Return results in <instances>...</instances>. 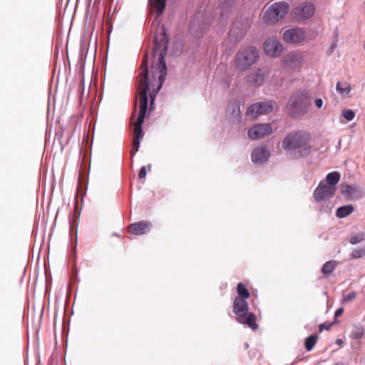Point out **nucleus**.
Returning a JSON list of instances; mask_svg holds the SVG:
<instances>
[{
	"label": "nucleus",
	"instance_id": "1",
	"mask_svg": "<svg viewBox=\"0 0 365 365\" xmlns=\"http://www.w3.org/2000/svg\"><path fill=\"white\" fill-rule=\"evenodd\" d=\"M168 36L164 27L155 33L154 38V47L153 49V61L152 63V79L148 78V60L147 54L145 55L140 66V73L138 77V96L139 101V112L135 122H133V147L130 150L133 156L139 150L140 138L143 137L142 125L148 109V90L152 88L150 93L151 103H153L156 94L161 88L165 81L167 68L165 57L167 53Z\"/></svg>",
	"mask_w": 365,
	"mask_h": 365
},
{
	"label": "nucleus",
	"instance_id": "3",
	"mask_svg": "<svg viewBox=\"0 0 365 365\" xmlns=\"http://www.w3.org/2000/svg\"><path fill=\"white\" fill-rule=\"evenodd\" d=\"M310 103L311 98L309 93L298 91L289 98L287 108L292 117L298 118L307 113Z\"/></svg>",
	"mask_w": 365,
	"mask_h": 365
},
{
	"label": "nucleus",
	"instance_id": "7",
	"mask_svg": "<svg viewBox=\"0 0 365 365\" xmlns=\"http://www.w3.org/2000/svg\"><path fill=\"white\" fill-rule=\"evenodd\" d=\"M315 12V6L311 3L298 5L292 11V14L298 21H303L311 18Z\"/></svg>",
	"mask_w": 365,
	"mask_h": 365
},
{
	"label": "nucleus",
	"instance_id": "26",
	"mask_svg": "<svg viewBox=\"0 0 365 365\" xmlns=\"http://www.w3.org/2000/svg\"><path fill=\"white\" fill-rule=\"evenodd\" d=\"M365 255V247L364 248H357L354 249L351 253V256L352 258H361Z\"/></svg>",
	"mask_w": 365,
	"mask_h": 365
},
{
	"label": "nucleus",
	"instance_id": "13",
	"mask_svg": "<svg viewBox=\"0 0 365 365\" xmlns=\"http://www.w3.org/2000/svg\"><path fill=\"white\" fill-rule=\"evenodd\" d=\"M151 225L150 222L140 221L128 226L127 231L135 235H145L150 231Z\"/></svg>",
	"mask_w": 365,
	"mask_h": 365
},
{
	"label": "nucleus",
	"instance_id": "19",
	"mask_svg": "<svg viewBox=\"0 0 365 365\" xmlns=\"http://www.w3.org/2000/svg\"><path fill=\"white\" fill-rule=\"evenodd\" d=\"M237 292L238 296L235 298H241V299H248L250 297V293L249 290L247 289L245 284L242 282H240L237 287Z\"/></svg>",
	"mask_w": 365,
	"mask_h": 365
},
{
	"label": "nucleus",
	"instance_id": "25",
	"mask_svg": "<svg viewBox=\"0 0 365 365\" xmlns=\"http://www.w3.org/2000/svg\"><path fill=\"white\" fill-rule=\"evenodd\" d=\"M317 341V336L312 334L305 339L304 346L307 351H311Z\"/></svg>",
	"mask_w": 365,
	"mask_h": 365
},
{
	"label": "nucleus",
	"instance_id": "5",
	"mask_svg": "<svg viewBox=\"0 0 365 365\" xmlns=\"http://www.w3.org/2000/svg\"><path fill=\"white\" fill-rule=\"evenodd\" d=\"M289 4L285 1H278L266 6L262 10V20L267 24H274L282 20L288 14Z\"/></svg>",
	"mask_w": 365,
	"mask_h": 365
},
{
	"label": "nucleus",
	"instance_id": "21",
	"mask_svg": "<svg viewBox=\"0 0 365 365\" xmlns=\"http://www.w3.org/2000/svg\"><path fill=\"white\" fill-rule=\"evenodd\" d=\"M364 335V328L361 324L354 326L351 332V337L354 339H361Z\"/></svg>",
	"mask_w": 365,
	"mask_h": 365
},
{
	"label": "nucleus",
	"instance_id": "36",
	"mask_svg": "<svg viewBox=\"0 0 365 365\" xmlns=\"http://www.w3.org/2000/svg\"><path fill=\"white\" fill-rule=\"evenodd\" d=\"M335 365H343V364L341 363H338V364H336Z\"/></svg>",
	"mask_w": 365,
	"mask_h": 365
},
{
	"label": "nucleus",
	"instance_id": "12",
	"mask_svg": "<svg viewBox=\"0 0 365 365\" xmlns=\"http://www.w3.org/2000/svg\"><path fill=\"white\" fill-rule=\"evenodd\" d=\"M335 192V187L320 182L314 192V197L317 201L321 202L332 197Z\"/></svg>",
	"mask_w": 365,
	"mask_h": 365
},
{
	"label": "nucleus",
	"instance_id": "35",
	"mask_svg": "<svg viewBox=\"0 0 365 365\" xmlns=\"http://www.w3.org/2000/svg\"><path fill=\"white\" fill-rule=\"evenodd\" d=\"M133 119H134V115L133 114L131 118H130L131 123L133 122Z\"/></svg>",
	"mask_w": 365,
	"mask_h": 365
},
{
	"label": "nucleus",
	"instance_id": "20",
	"mask_svg": "<svg viewBox=\"0 0 365 365\" xmlns=\"http://www.w3.org/2000/svg\"><path fill=\"white\" fill-rule=\"evenodd\" d=\"M337 262L334 260L327 262L322 268V272L325 276L330 274L336 267Z\"/></svg>",
	"mask_w": 365,
	"mask_h": 365
},
{
	"label": "nucleus",
	"instance_id": "22",
	"mask_svg": "<svg viewBox=\"0 0 365 365\" xmlns=\"http://www.w3.org/2000/svg\"><path fill=\"white\" fill-rule=\"evenodd\" d=\"M336 88L341 96H347L351 92V86L346 82H338Z\"/></svg>",
	"mask_w": 365,
	"mask_h": 365
},
{
	"label": "nucleus",
	"instance_id": "16",
	"mask_svg": "<svg viewBox=\"0 0 365 365\" xmlns=\"http://www.w3.org/2000/svg\"><path fill=\"white\" fill-rule=\"evenodd\" d=\"M267 74V71L262 69H258L255 73L249 76L248 81L250 83L254 85H261L263 83L264 77Z\"/></svg>",
	"mask_w": 365,
	"mask_h": 365
},
{
	"label": "nucleus",
	"instance_id": "11",
	"mask_svg": "<svg viewBox=\"0 0 365 365\" xmlns=\"http://www.w3.org/2000/svg\"><path fill=\"white\" fill-rule=\"evenodd\" d=\"M282 38L287 43H297L305 39V34L301 28H292L283 32Z\"/></svg>",
	"mask_w": 365,
	"mask_h": 365
},
{
	"label": "nucleus",
	"instance_id": "31",
	"mask_svg": "<svg viewBox=\"0 0 365 365\" xmlns=\"http://www.w3.org/2000/svg\"><path fill=\"white\" fill-rule=\"evenodd\" d=\"M146 176V169L145 167L143 166L140 168V172L138 173V177L140 179H143Z\"/></svg>",
	"mask_w": 365,
	"mask_h": 365
},
{
	"label": "nucleus",
	"instance_id": "33",
	"mask_svg": "<svg viewBox=\"0 0 365 365\" xmlns=\"http://www.w3.org/2000/svg\"><path fill=\"white\" fill-rule=\"evenodd\" d=\"M314 103L318 108H320L323 106V101L321 98H317L314 101Z\"/></svg>",
	"mask_w": 365,
	"mask_h": 365
},
{
	"label": "nucleus",
	"instance_id": "2",
	"mask_svg": "<svg viewBox=\"0 0 365 365\" xmlns=\"http://www.w3.org/2000/svg\"><path fill=\"white\" fill-rule=\"evenodd\" d=\"M311 135L309 133L297 130L289 133L282 142V148L294 158L309 155L312 152Z\"/></svg>",
	"mask_w": 365,
	"mask_h": 365
},
{
	"label": "nucleus",
	"instance_id": "14",
	"mask_svg": "<svg viewBox=\"0 0 365 365\" xmlns=\"http://www.w3.org/2000/svg\"><path fill=\"white\" fill-rule=\"evenodd\" d=\"M302 62V57L297 53H289L287 54L282 60V64L284 67L295 68Z\"/></svg>",
	"mask_w": 365,
	"mask_h": 365
},
{
	"label": "nucleus",
	"instance_id": "4",
	"mask_svg": "<svg viewBox=\"0 0 365 365\" xmlns=\"http://www.w3.org/2000/svg\"><path fill=\"white\" fill-rule=\"evenodd\" d=\"M248 304L245 299L235 298L233 312L237 315V322L247 325L252 330H256L258 328L256 317L253 313L248 312Z\"/></svg>",
	"mask_w": 365,
	"mask_h": 365
},
{
	"label": "nucleus",
	"instance_id": "23",
	"mask_svg": "<svg viewBox=\"0 0 365 365\" xmlns=\"http://www.w3.org/2000/svg\"><path fill=\"white\" fill-rule=\"evenodd\" d=\"M152 7L155 8L158 14H161L165 7L166 0H149Z\"/></svg>",
	"mask_w": 365,
	"mask_h": 365
},
{
	"label": "nucleus",
	"instance_id": "8",
	"mask_svg": "<svg viewBox=\"0 0 365 365\" xmlns=\"http://www.w3.org/2000/svg\"><path fill=\"white\" fill-rule=\"evenodd\" d=\"M272 132L270 123L256 124L248 130V137L252 140H257L269 135Z\"/></svg>",
	"mask_w": 365,
	"mask_h": 365
},
{
	"label": "nucleus",
	"instance_id": "10",
	"mask_svg": "<svg viewBox=\"0 0 365 365\" xmlns=\"http://www.w3.org/2000/svg\"><path fill=\"white\" fill-rule=\"evenodd\" d=\"M273 110V105L270 102H261L251 105L247 111V115L255 118L262 114H267Z\"/></svg>",
	"mask_w": 365,
	"mask_h": 365
},
{
	"label": "nucleus",
	"instance_id": "28",
	"mask_svg": "<svg viewBox=\"0 0 365 365\" xmlns=\"http://www.w3.org/2000/svg\"><path fill=\"white\" fill-rule=\"evenodd\" d=\"M342 116L347 120H352L355 117V113L350 109L344 110L342 112Z\"/></svg>",
	"mask_w": 365,
	"mask_h": 365
},
{
	"label": "nucleus",
	"instance_id": "32",
	"mask_svg": "<svg viewBox=\"0 0 365 365\" xmlns=\"http://www.w3.org/2000/svg\"><path fill=\"white\" fill-rule=\"evenodd\" d=\"M343 312H344L343 308H339L338 309H336V311L334 313L335 319H336L339 317H341L342 315Z\"/></svg>",
	"mask_w": 365,
	"mask_h": 365
},
{
	"label": "nucleus",
	"instance_id": "34",
	"mask_svg": "<svg viewBox=\"0 0 365 365\" xmlns=\"http://www.w3.org/2000/svg\"><path fill=\"white\" fill-rule=\"evenodd\" d=\"M336 343H337V344H342V343H343V341H342V340L339 339V340H337Z\"/></svg>",
	"mask_w": 365,
	"mask_h": 365
},
{
	"label": "nucleus",
	"instance_id": "18",
	"mask_svg": "<svg viewBox=\"0 0 365 365\" xmlns=\"http://www.w3.org/2000/svg\"><path fill=\"white\" fill-rule=\"evenodd\" d=\"M227 112L232 116L239 115L240 103L236 100L230 102L227 107Z\"/></svg>",
	"mask_w": 365,
	"mask_h": 365
},
{
	"label": "nucleus",
	"instance_id": "30",
	"mask_svg": "<svg viewBox=\"0 0 365 365\" xmlns=\"http://www.w3.org/2000/svg\"><path fill=\"white\" fill-rule=\"evenodd\" d=\"M332 323L324 322L319 325V331H322L324 329L329 330L332 326Z\"/></svg>",
	"mask_w": 365,
	"mask_h": 365
},
{
	"label": "nucleus",
	"instance_id": "29",
	"mask_svg": "<svg viewBox=\"0 0 365 365\" xmlns=\"http://www.w3.org/2000/svg\"><path fill=\"white\" fill-rule=\"evenodd\" d=\"M356 297V293L354 291L349 292L346 296L344 297V302H351Z\"/></svg>",
	"mask_w": 365,
	"mask_h": 365
},
{
	"label": "nucleus",
	"instance_id": "9",
	"mask_svg": "<svg viewBox=\"0 0 365 365\" xmlns=\"http://www.w3.org/2000/svg\"><path fill=\"white\" fill-rule=\"evenodd\" d=\"M264 53L271 57H278L283 51V46L276 38H269L264 42Z\"/></svg>",
	"mask_w": 365,
	"mask_h": 365
},
{
	"label": "nucleus",
	"instance_id": "15",
	"mask_svg": "<svg viewBox=\"0 0 365 365\" xmlns=\"http://www.w3.org/2000/svg\"><path fill=\"white\" fill-rule=\"evenodd\" d=\"M269 157V152L264 147H259L255 148L251 155L252 160L254 163H264L268 160Z\"/></svg>",
	"mask_w": 365,
	"mask_h": 365
},
{
	"label": "nucleus",
	"instance_id": "27",
	"mask_svg": "<svg viewBox=\"0 0 365 365\" xmlns=\"http://www.w3.org/2000/svg\"><path fill=\"white\" fill-rule=\"evenodd\" d=\"M365 238V234L361 232L359 233L357 235L351 237L350 239V243L352 245H356L362 242Z\"/></svg>",
	"mask_w": 365,
	"mask_h": 365
},
{
	"label": "nucleus",
	"instance_id": "24",
	"mask_svg": "<svg viewBox=\"0 0 365 365\" xmlns=\"http://www.w3.org/2000/svg\"><path fill=\"white\" fill-rule=\"evenodd\" d=\"M340 180V174L337 172H332L327 175L328 185L334 187Z\"/></svg>",
	"mask_w": 365,
	"mask_h": 365
},
{
	"label": "nucleus",
	"instance_id": "6",
	"mask_svg": "<svg viewBox=\"0 0 365 365\" xmlns=\"http://www.w3.org/2000/svg\"><path fill=\"white\" fill-rule=\"evenodd\" d=\"M257 48L254 46L242 48L235 55L236 67L240 71L247 70L258 59Z\"/></svg>",
	"mask_w": 365,
	"mask_h": 365
},
{
	"label": "nucleus",
	"instance_id": "17",
	"mask_svg": "<svg viewBox=\"0 0 365 365\" xmlns=\"http://www.w3.org/2000/svg\"><path fill=\"white\" fill-rule=\"evenodd\" d=\"M354 210V207L351 205H344L337 209L336 215L339 218H344L351 214Z\"/></svg>",
	"mask_w": 365,
	"mask_h": 365
}]
</instances>
